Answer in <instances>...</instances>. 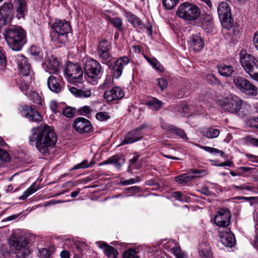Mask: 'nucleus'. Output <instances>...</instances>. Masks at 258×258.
<instances>
[{
    "label": "nucleus",
    "instance_id": "obj_29",
    "mask_svg": "<svg viewBox=\"0 0 258 258\" xmlns=\"http://www.w3.org/2000/svg\"><path fill=\"white\" fill-rule=\"evenodd\" d=\"M61 65L57 58L51 57L47 64L46 70L49 74H56L59 72Z\"/></svg>",
    "mask_w": 258,
    "mask_h": 258
},
{
    "label": "nucleus",
    "instance_id": "obj_32",
    "mask_svg": "<svg viewBox=\"0 0 258 258\" xmlns=\"http://www.w3.org/2000/svg\"><path fill=\"white\" fill-rule=\"evenodd\" d=\"M218 72L221 76L228 77L232 75L234 69L231 66L222 64L218 67Z\"/></svg>",
    "mask_w": 258,
    "mask_h": 258
},
{
    "label": "nucleus",
    "instance_id": "obj_44",
    "mask_svg": "<svg viewBox=\"0 0 258 258\" xmlns=\"http://www.w3.org/2000/svg\"><path fill=\"white\" fill-rule=\"evenodd\" d=\"M171 133L179 136L181 139L183 140H187L188 139V138L185 132L182 130L175 126H174Z\"/></svg>",
    "mask_w": 258,
    "mask_h": 258
},
{
    "label": "nucleus",
    "instance_id": "obj_47",
    "mask_svg": "<svg viewBox=\"0 0 258 258\" xmlns=\"http://www.w3.org/2000/svg\"><path fill=\"white\" fill-rule=\"evenodd\" d=\"M113 83V78L110 76H106L104 82L100 86L101 89H105L111 86Z\"/></svg>",
    "mask_w": 258,
    "mask_h": 258
},
{
    "label": "nucleus",
    "instance_id": "obj_36",
    "mask_svg": "<svg viewBox=\"0 0 258 258\" xmlns=\"http://www.w3.org/2000/svg\"><path fill=\"white\" fill-rule=\"evenodd\" d=\"M28 97L33 103L39 106L43 105V101L37 93L34 91H30L28 94Z\"/></svg>",
    "mask_w": 258,
    "mask_h": 258
},
{
    "label": "nucleus",
    "instance_id": "obj_42",
    "mask_svg": "<svg viewBox=\"0 0 258 258\" xmlns=\"http://www.w3.org/2000/svg\"><path fill=\"white\" fill-rule=\"evenodd\" d=\"M199 147L206 151L210 153L211 154L216 153L219 154L221 157H224L225 155V153L221 150L218 149L212 148L208 146H199Z\"/></svg>",
    "mask_w": 258,
    "mask_h": 258
},
{
    "label": "nucleus",
    "instance_id": "obj_21",
    "mask_svg": "<svg viewBox=\"0 0 258 258\" xmlns=\"http://www.w3.org/2000/svg\"><path fill=\"white\" fill-rule=\"evenodd\" d=\"M17 62L20 75L23 77L30 76L32 73V70L30 64L28 62L27 59L24 55H18Z\"/></svg>",
    "mask_w": 258,
    "mask_h": 258
},
{
    "label": "nucleus",
    "instance_id": "obj_59",
    "mask_svg": "<svg viewBox=\"0 0 258 258\" xmlns=\"http://www.w3.org/2000/svg\"><path fill=\"white\" fill-rule=\"evenodd\" d=\"M248 125L250 127L258 129V117L250 119L248 121Z\"/></svg>",
    "mask_w": 258,
    "mask_h": 258
},
{
    "label": "nucleus",
    "instance_id": "obj_54",
    "mask_svg": "<svg viewBox=\"0 0 258 258\" xmlns=\"http://www.w3.org/2000/svg\"><path fill=\"white\" fill-rule=\"evenodd\" d=\"M156 81L157 82L158 86L160 88L161 90L163 91L167 88V81L166 79L164 78H159L156 79Z\"/></svg>",
    "mask_w": 258,
    "mask_h": 258
},
{
    "label": "nucleus",
    "instance_id": "obj_48",
    "mask_svg": "<svg viewBox=\"0 0 258 258\" xmlns=\"http://www.w3.org/2000/svg\"><path fill=\"white\" fill-rule=\"evenodd\" d=\"M36 191V189L32 187H30L27 188L23 194V195L19 197L21 200H26L29 196L34 193Z\"/></svg>",
    "mask_w": 258,
    "mask_h": 258
},
{
    "label": "nucleus",
    "instance_id": "obj_26",
    "mask_svg": "<svg viewBox=\"0 0 258 258\" xmlns=\"http://www.w3.org/2000/svg\"><path fill=\"white\" fill-rule=\"evenodd\" d=\"M61 78L53 76H50L47 79V86L48 88L56 93H60L62 90Z\"/></svg>",
    "mask_w": 258,
    "mask_h": 258
},
{
    "label": "nucleus",
    "instance_id": "obj_15",
    "mask_svg": "<svg viewBox=\"0 0 258 258\" xmlns=\"http://www.w3.org/2000/svg\"><path fill=\"white\" fill-rule=\"evenodd\" d=\"M144 125L140 126L134 130L129 132L124 138L121 144H129L141 140L143 137V134L141 131L144 128Z\"/></svg>",
    "mask_w": 258,
    "mask_h": 258
},
{
    "label": "nucleus",
    "instance_id": "obj_6",
    "mask_svg": "<svg viewBox=\"0 0 258 258\" xmlns=\"http://www.w3.org/2000/svg\"><path fill=\"white\" fill-rule=\"evenodd\" d=\"M176 14L184 20L193 21L200 17L201 11L196 5L186 2L179 6Z\"/></svg>",
    "mask_w": 258,
    "mask_h": 258
},
{
    "label": "nucleus",
    "instance_id": "obj_7",
    "mask_svg": "<svg viewBox=\"0 0 258 258\" xmlns=\"http://www.w3.org/2000/svg\"><path fill=\"white\" fill-rule=\"evenodd\" d=\"M233 82L236 88L246 96L254 97L257 95V87L243 77H234Z\"/></svg>",
    "mask_w": 258,
    "mask_h": 258
},
{
    "label": "nucleus",
    "instance_id": "obj_46",
    "mask_svg": "<svg viewBox=\"0 0 258 258\" xmlns=\"http://www.w3.org/2000/svg\"><path fill=\"white\" fill-rule=\"evenodd\" d=\"M76 111L75 108L67 106L62 110V113L67 117L71 118L74 115Z\"/></svg>",
    "mask_w": 258,
    "mask_h": 258
},
{
    "label": "nucleus",
    "instance_id": "obj_37",
    "mask_svg": "<svg viewBox=\"0 0 258 258\" xmlns=\"http://www.w3.org/2000/svg\"><path fill=\"white\" fill-rule=\"evenodd\" d=\"M146 58L154 68L160 72H164V68L157 59L155 58H149L148 57H146Z\"/></svg>",
    "mask_w": 258,
    "mask_h": 258
},
{
    "label": "nucleus",
    "instance_id": "obj_23",
    "mask_svg": "<svg viewBox=\"0 0 258 258\" xmlns=\"http://www.w3.org/2000/svg\"><path fill=\"white\" fill-rule=\"evenodd\" d=\"M125 163V159L123 155H114L111 156L107 160L103 161L100 163L101 165L108 164L113 165L117 170H120L122 166Z\"/></svg>",
    "mask_w": 258,
    "mask_h": 258
},
{
    "label": "nucleus",
    "instance_id": "obj_17",
    "mask_svg": "<svg viewBox=\"0 0 258 258\" xmlns=\"http://www.w3.org/2000/svg\"><path fill=\"white\" fill-rule=\"evenodd\" d=\"M129 62V58L127 56H123L117 58L114 62L112 68L113 77L118 79L122 75L124 67Z\"/></svg>",
    "mask_w": 258,
    "mask_h": 258
},
{
    "label": "nucleus",
    "instance_id": "obj_58",
    "mask_svg": "<svg viewBox=\"0 0 258 258\" xmlns=\"http://www.w3.org/2000/svg\"><path fill=\"white\" fill-rule=\"evenodd\" d=\"M190 171L194 174L193 175H198V177H195V178L200 177L202 175L205 174L206 172L205 170H198L196 169H191Z\"/></svg>",
    "mask_w": 258,
    "mask_h": 258
},
{
    "label": "nucleus",
    "instance_id": "obj_55",
    "mask_svg": "<svg viewBox=\"0 0 258 258\" xmlns=\"http://www.w3.org/2000/svg\"><path fill=\"white\" fill-rule=\"evenodd\" d=\"M199 254L201 256H204L205 257H210L212 255L211 251L209 247L201 249L199 250Z\"/></svg>",
    "mask_w": 258,
    "mask_h": 258
},
{
    "label": "nucleus",
    "instance_id": "obj_53",
    "mask_svg": "<svg viewBox=\"0 0 258 258\" xmlns=\"http://www.w3.org/2000/svg\"><path fill=\"white\" fill-rule=\"evenodd\" d=\"M91 109L88 106H85L81 108L79 110V112L80 115H84L87 117L91 114Z\"/></svg>",
    "mask_w": 258,
    "mask_h": 258
},
{
    "label": "nucleus",
    "instance_id": "obj_5",
    "mask_svg": "<svg viewBox=\"0 0 258 258\" xmlns=\"http://www.w3.org/2000/svg\"><path fill=\"white\" fill-rule=\"evenodd\" d=\"M84 71L88 81L93 85L96 84L103 73L100 63L93 58H87L84 61Z\"/></svg>",
    "mask_w": 258,
    "mask_h": 258
},
{
    "label": "nucleus",
    "instance_id": "obj_28",
    "mask_svg": "<svg viewBox=\"0 0 258 258\" xmlns=\"http://www.w3.org/2000/svg\"><path fill=\"white\" fill-rule=\"evenodd\" d=\"M124 16L128 22L131 23L134 28L143 29L145 27V24L141 19L132 12L125 11Z\"/></svg>",
    "mask_w": 258,
    "mask_h": 258
},
{
    "label": "nucleus",
    "instance_id": "obj_24",
    "mask_svg": "<svg viewBox=\"0 0 258 258\" xmlns=\"http://www.w3.org/2000/svg\"><path fill=\"white\" fill-rule=\"evenodd\" d=\"M96 244L103 250L104 253L108 258H117L118 252L113 247L109 245L104 241H97Z\"/></svg>",
    "mask_w": 258,
    "mask_h": 258
},
{
    "label": "nucleus",
    "instance_id": "obj_51",
    "mask_svg": "<svg viewBox=\"0 0 258 258\" xmlns=\"http://www.w3.org/2000/svg\"><path fill=\"white\" fill-rule=\"evenodd\" d=\"M91 165L88 163V160H83L82 162L75 165L71 170H77L82 168H86L90 167Z\"/></svg>",
    "mask_w": 258,
    "mask_h": 258
},
{
    "label": "nucleus",
    "instance_id": "obj_50",
    "mask_svg": "<svg viewBox=\"0 0 258 258\" xmlns=\"http://www.w3.org/2000/svg\"><path fill=\"white\" fill-rule=\"evenodd\" d=\"M17 258H31L30 250L28 248H24L18 252Z\"/></svg>",
    "mask_w": 258,
    "mask_h": 258
},
{
    "label": "nucleus",
    "instance_id": "obj_13",
    "mask_svg": "<svg viewBox=\"0 0 258 258\" xmlns=\"http://www.w3.org/2000/svg\"><path fill=\"white\" fill-rule=\"evenodd\" d=\"M73 127L80 134L90 133L92 130V125L88 119L79 117L73 123Z\"/></svg>",
    "mask_w": 258,
    "mask_h": 258
},
{
    "label": "nucleus",
    "instance_id": "obj_57",
    "mask_svg": "<svg viewBox=\"0 0 258 258\" xmlns=\"http://www.w3.org/2000/svg\"><path fill=\"white\" fill-rule=\"evenodd\" d=\"M124 258H137V253L135 250L130 249L126 251L123 254Z\"/></svg>",
    "mask_w": 258,
    "mask_h": 258
},
{
    "label": "nucleus",
    "instance_id": "obj_63",
    "mask_svg": "<svg viewBox=\"0 0 258 258\" xmlns=\"http://www.w3.org/2000/svg\"><path fill=\"white\" fill-rule=\"evenodd\" d=\"M253 44L255 49L258 51V30L254 34Z\"/></svg>",
    "mask_w": 258,
    "mask_h": 258
},
{
    "label": "nucleus",
    "instance_id": "obj_4",
    "mask_svg": "<svg viewBox=\"0 0 258 258\" xmlns=\"http://www.w3.org/2000/svg\"><path fill=\"white\" fill-rule=\"evenodd\" d=\"M220 106L224 111L234 114H239L243 111V109L248 107V104L236 95L224 97L220 101Z\"/></svg>",
    "mask_w": 258,
    "mask_h": 258
},
{
    "label": "nucleus",
    "instance_id": "obj_40",
    "mask_svg": "<svg viewBox=\"0 0 258 258\" xmlns=\"http://www.w3.org/2000/svg\"><path fill=\"white\" fill-rule=\"evenodd\" d=\"M172 197L174 198L176 200L180 202H188L189 200V198L188 197L181 194L179 191L173 192L172 194Z\"/></svg>",
    "mask_w": 258,
    "mask_h": 258
},
{
    "label": "nucleus",
    "instance_id": "obj_35",
    "mask_svg": "<svg viewBox=\"0 0 258 258\" xmlns=\"http://www.w3.org/2000/svg\"><path fill=\"white\" fill-rule=\"evenodd\" d=\"M203 134L204 136L208 138H215L219 135L220 131L217 128H208L205 130Z\"/></svg>",
    "mask_w": 258,
    "mask_h": 258
},
{
    "label": "nucleus",
    "instance_id": "obj_56",
    "mask_svg": "<svg viewBox=\"0 0 258 258\" xmlns=\"http://www.w3.org/2000/svg\"><path fill=\"white\" fill-rule=\"evenodd\" d=\"M0 160L6 162L10 160L9 153L2 149H0Z\"/></svg>",
    "mask_w": 258,
    "mask_h": 258
},
{
    "label": "nucleus",
    "instance_id": "obj_3",
    "mask_svg": "<svg viewBox=\"0 0 258 258\" xmlns=\"http://www.w3.org/2000/svg\"><path fill=\"white\" fill-rule=\"evenodd\" d=\"M72 30L69 22L56 20L50 31L51 41L57 47H61L68 41V35Z\"/></svg>",
    "mask_w": 258,
    "mask_h": 258
},
{
    "label": "nucleus",
    "instance_id": "obj_31",
    "mask_svg": "<svg viewBox=\"0 0 258 258\" xmlns=\"http://www.w3.org/2000/svg\"><path fill=\"white\" fill-rule=\"evenodd\" d=\"M140 155L139 154H135L133 158L128 160V166L127 172L132 173V170L134 169H140L142 167V163L140 160Z\"/></svg>",
    "mask_w": 258,
    "mask_h": 258
},
{
    "label": "nucleus",
    "instance_id": "obj_22",
    "mask_svg": "<svg viewBox=\"0 0 258 258\" xmlns=\"http://www.w3.org/2000/svg\"><path fill=\"white\" fill-rule=\"evenodd\" d=\"M29 243V239L24 235H16L12 236L10 239L11 245L18 250L25 247Z\"/></svg>",
    "mask_w": 258,
    "mask_h": 258
},
{
    "label": "nucleus",
    "instance_id": "obj_52",
    "mask_svg": "<svg viewBox=\"0 0 258 258\" xmlns=\"http://www.w3.org/2000/svg\"><path fill=\"white\" fill-rule=\"evenodd\" d=\"M109 113L107 112H99L96 114V118L101 121L106 120L110 118Z\"/></svg>",
    "mask_w": 258,
    "mask_h": 258
},
{
    "label": "nucleus",
    "instance_id": "obj_64",
    "mask_svg": "<svg viewBox=\"0 0 258 258\" xmlns=\"http://www.w3.org/2000/svg\"><path fill=\"white\" fill-rule=\"evenodd\" d=\"M247 141L250 143L251 145L258 147V139L253 138L251 137L248 136L247 138Z\"/></svg>",
    "mask_w": 258,
    "mask_h": 258
},
{
    "label": "nucleus",
    "instance_id": "obj_12",
    "mask_svg": "<svg viewBox=\"0 0 258 258\" xmlns=\"http://www.w3.org/2000/svg\"><path fill=\"white\" fill-rule=\"evenodd\" d=\"M14 8L10 2H5L0 9V29L13 18Z\"/></svg>",
    "mask_w": 258,
    "mask_h": 258
},
{
    "label": "nucleus",
    "instance_id": "obj_39",
    "mask_svg": "<svg viewBox=\"0 0 258 258\" xmlns=\"http://www.w3.org/2000/svg\"><path fill=\"white\" fill-rule=\"evenodd\" d=\"M108 22L119 30H122V21L120 18H108Z\"/></svg>",
    "mask_w": 258,
    "mask_h": 258
},
{
    "label": "nucleus",
    "instance_id": "obj_20",
    "mask_svg": "<svg viewBox=\"0 0 258 258\" xmlns=\"http://www.w3.org/2000/svg\"><path fill=\"white\" fill-rule=\"evenodd\" d=\"M21 114L33 122H40L42 120V116L34 109L30 106H24Z\"/></svg>",
    "mask_w": 258,
    "mask_h": 258
},
{
    "label": "nucleus",
    "instance_id": "obj_43",
    "mask_svg": "<svg viewBox=\"0 0 258 258\" xmlns=\"http://www.w3.org/2000/svg\"><path fill=\"white\" fill-rule=\"evenodd\" d=\"M179 0H162L163 6L168 10L174 8L179 2Z\"/></svg>",
    "mask_w": 258,
    "mask_h": 258
},
{
    "label": "nucleus",
    "instance_id": "obj_1",
    "mask_svg": "<svg viewBox=\"0 0 258 258\" xmlns=\"http://www.w3.org/2000/svg\"><path fill=\"white\" fill-rule=\"evenodd\" d=\"M31 133L29 137V142H35L36 148L42 154H49L57 141V137L53 129L45 124L32 128Z\"/></svg>",
    "mask_w": 258,
    "mask_h": 258
},
{
    "label": "nucleus",
    "instance_id": "obj_25",
    "mask_svg": "<svg viewBox=\"0 0 258 258\" xmlns=\"http://www.w3.org/2000/svg\"><path fill=\"white\" fill-rule=\"evenodd\" d=\"M189 43L190 48L196 52L202 50L205 45L204 41L200 34L192 35L189 38Z\"/></svg>",
    "mask_w": 258,
    "mask_h": 258
},
{
    "label": "nucleus",
    "instance_id": "obj_9",
    "mask_svg": "<svg viewBox=\"0 0 258 258\" xmlns=\"http://www.w3.org/2000/svg\"><path fill=\"white\" fill-rule=\"evenodd\" d=\"M239 58L242 67L248 75L258 70V57L242 49L239 53Z\"/></svg>",
    "mask_w": 258,
    "mask_h": 258
},
{
    "label": "nucleus",
    "instance_id": "obj_60",
    "mask_svg": "<svg viewBox=\"0 0 258 258\" xmlns=\"http://www.w3.org/2000/svg\"><path fill=\"white\" fill-rule=\"evenodd\" d=\"M91 91L88 89L86 90H80L79 95L80 97L87 98L91 95Z\"/></svg>",
    "mask_w": 258,
    "mask_h": 258
},
{
    "label": "nucleus",
    "instance_id": "obj_11",
    "mask_svg": "<svg viewBox=\"0 0 258 258\" xmlns=\"http://www.w3.org/2000/svg\"><path fill=\"white\" fill-rule=\"evenodd\" d=\"M111 47V43L106 39H103L99 42L96 52L102 63L106 64L110 61L111 57L110 50Z\"/></svg>",
    "mask_w": 258,
    "mask_h": 258
},
{
    "label": "nucleus",
    "instance_id": "obj_45",
    "mask_svg": "<svg viewBox=\"0 0 258 258\" xmlns=\"http://www.w3.org/2000/svg\"><path fill=\"white\" fill-rule=\"evenodd\" d=\"M172 252L176 258H187L186 255L183 252L179 246L172 248Z\"/></svg>",
    "mask_w": 258,
    "mask_h": 258
},
{
    "label": "nucleus",
    "instance_id": "obj_2",
    "mask_svg": "<svg viewBox=\"0 0 258 258\" xmlns=\"http://www.w3.org/2000/svg\"><path fill=\"white\" fill-rule=\"evenodd\" d=\"M3 35L10 48L20 51L27 42V32L20 26H11L5 29Z\"/></svg>",
    "mask_w": 258,
    "mask_h": 258
},
{
    "label": "nucleus",
    "instance_id": "obj_41",
    "mask_svg": "<svg viewBox=\"0 0 258 258\" xmlns=\"http://www.w3.org/2000/svg\"><path fill=\"white\" fill-rule=\"evenodd\" d=\"M16 83L19 89L23 92L26 91L29 88V83L22 78L16 80Z\"/></svg>",
    "mask_w": 258,
    "mask_h": 258
},
{
    "label": "nucleus",
    "instance_id": "obj_61",
    "mask_svg": "<svg viewBox=\"0 0 258 258\" xmlns=\"http://www.w3.org/2000/svg\"><path fill=\"white\" fill-rule=\"evenodd\" d=\"M39 252L41 256L44 258H48L50 255L49 251L46 248H42L39 250Z\"/></svg>",
    "mask_w": 258,
    "mask_h": 258
},
{
    "label": "nucleus",
    "instance_id": "obj_38",
    "mask_svg": "<svg viewBox=\"0 0 258 258\" xmlns=\"http://www.w3.org/2000/svg\"><path fill=\"white\" fill-rule=\"evenodd\" d=\"M2 253L3 258H17V253L11 251L7 247H3L2 249Z\"/></svg>",
    "mask_w": 258,
    "mask_h": 258
},
{
    "label": "nucleus",
    "instance_id": "obj_19",
    "mask_svg": "<svg viewBox=\"0 0 258 258\" xmlns=\"http://www.w3.org/2000/svg\"><path fill=\"white\" fill-rule=\"evenodd\" d=\"M198 25L207 33L212 32L214 28L213 17L207 14L202 15L198 22Z\"/></svg>",
    "mask_w": 258,
    "mask_h": 258
},
{
    "label": "nucleus",
    "instance_id": "obj_30",
    "mask_svg": "<svg viewBox=\"0 0 258 258\" xmlns=\"http://www.w3.org/2000/svg\"><path fill=\"white\" fill-rule=\"evenodd\" d=\"M14 7L17 12L19 19L23 18L27 12V4L25 0H16L14 2Z\"/></svg>",
    "mask_w": 258,
    "mask_h": 258
},
{
    "label": "nucleus",
    "instance_id": "obj_18",
    "mask_svg": "<svg viewBox=\"0 0 258 258\" xmlns=\"http://www.w3.org/2000/svg\"><path fill=\"white\" fill-rule=\"evenodd\" d=\"M129 62V58L127 56H123L117 58L114 62L112 68L113 77L118 79L122 75L124 67Z\"/></svg>",
    "mask_w": 258,
    "mask_h": 258
},
{
    "label": "nucleus",
    "instance_id": "obj_27",
    "mask_svg": "<svg viewBox=\"0 0 258 258\" xmlns=\"http://www.w3.org/2000/svg\"><path fill=\"white\" fill-rule=\"evenodd\" d=\"M220 241L225 246L232 247L236 242L234 235L231 232H221L220 234Z\"/></svg>",
    "mask_w": 258,
    "mask_h": 258
},
{
    "label": "nucleus",
    "instance_id": "obj_10",
    "mask_svg": "<svg viewBox=\"0 0 258 258\" xmlns=\"http://www.w3.org/2000/svg\"><path fill=\"white\" fill-rule=\"evenodd\" d=\"M218 14L222 26L230 29L233 26L231 9L228 4L225 2L220 3L217 8Z\"/></svg>",
    "mask_w": 258,
    "mask_h": 258
},
{
    "label": "nucleus",
    "instance_id": "obj_34",
    "mask_svg": "<svg viewBox=\"0 0 258 258\" xmlns=\"http://www.w3.org/2000/svg\"><path fill=\"white\" fill-rule=\"evenodd\" d=\"M151 109L154 111L159 110L163 105V102L156 98H153L146 103Z\"/></svg>",
    "mask_w": 258,
    "mask_h": 258
},
{
    "label": "nucleus",
    "instance_id": "obj_8",
    "mask_svg": "<svg viewBox=\"0 0 258 258\" xmlns=\"http://www.w3.org/2000/svg\"><path fill=\"white\" fill-rule=\"evenodd\" d=\"M64 75L68 82L71 84L77 85L83 82V71L78 64L68 63L64 71Z\"/></svg>",
    "mask_w": 258,
    "mask_h": 258
},
{
    "label": "nucleus",
    "instance_id": "obj_49",
    "mask_svg": "<svg viewBox=\"0 0 258 258\" xmlns=\"http://www.w3.org/2000/svg\"><path fill=\"white\" fill-rule=\"evenodd\" d=\"M36 191V189L32 187H30L27 188L23 194V195L19 197L21 200H26L29 196L34 193Z\"/></svg>",
    "mask_w": 258,
    "mask_h": 258
},
{
    "label": "nucleus",
    "instance_id": "obj_33",
    "mask_svg": "<svg viewBox=\"0 0 258 258\" xmlns=\"http://www.w3.org/2000/svg\"><path fill=\"white\" fill-rule=\"evenodd\" d=\"M195 177H198V175H192L190 172H188L177 176L175 177V180L178 183L183 184L190 182L195 179Z\"/></svg>",
    "mask_w": 258,
    "mask_h": 258
},
{
    "label": "nucleus",
    "instance_id": "obj_62",
    "mask_svg": "<svg viewBox=\"0 0 258 258\" xmlns=\"http://www.w3.org/2000/svg\"><path fill=\"white\" fill-rule=\"evenodd\" d=\"M50 108L54 112L58 111V104L55 101H51L50 102Z\"/></svg>",
    "mask_w": 258,
    "mask_h": 258
},
{
    "label": "nucleus",
    "instance_id": "obj_16",
    "mask_svg": "<svg viewBox=\"0 0 258 258\" xmlns=\"http://www.w3.org/2000/svg\"><path fill=\"white\" fill-rule=\"evenodd\" d=\"M124 96V91L119 87H114L104 93L103 97L107 102L120 100Z\"/></svg>",
    "mask_w": 258,
    "mask_h": 258
},
{
    "label": "nucleus",
    "instance_id": "obj_14",
    "mask_svg": "<svg viewBox=\"0 0 258 258\" xmlns=\"http://www.w3.org/2000/svg\"><path fill=\"white\" fill-rule=\"evenodd\" d=\"M230 213L228 209H220L215 216V223L219 227H227L230 224Z\"/></svg>",
    "mask_w": 258,
    "mask_h": 258
}]
</instances>
